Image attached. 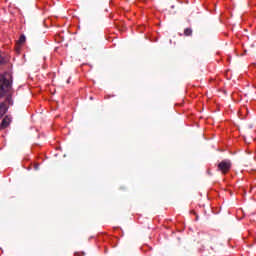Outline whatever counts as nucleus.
Segmentation results:
<instances>
[{"instance_id":"f257e3e1","label":"nucleus","mask_w":256,"mask_h":256,"mask_svg":"<svg viewBox=\"0 0 256 256\" xmlns=\"http://www.w3.org/2000/svg\"><path fill=\"white\" fill-rule=\"evenodd\" d=\"M9 80L7 79V74L0 75V95H5L9 91Z\"/></svg>"},{"instance_id":"f03ea898","label":"nucleus","mask_w":256,"mask_h":256,"mask_svg":"<svg viewBox=\"0 0 256 256\" xmlns=\"http://www.w3.org/2000/svg\"><path fill=\"white\" fill-rule=\"evenodd\" d=\"M231 161L223 160L218 164V171H221L222 175H227L231 171Z\"/></svg>"},{"instance_id":"7ed1b4c3","label":"nucleus","mask_w":256,"mask_h":256,"mask_svg":"<svg viewBox=\"0 0 256 256\" xmlns=\"http://www.w3.org/2000/svg\"><path fill=\"white\" fill-rule=\"evenodd\" d=\"M9 125H11V118L5 117L2 120L1 127H3L4 129H7V127H9Z\"/></svg>"},{"instance_id":"20e7f679","label":"nucleus","mask_w":256,"mask_h":256,"mask_svg":"<svg viewBox=\"0 0 256 256\" xmlns=\"http://www.w3.org/2000/svg\"><path fill=\"white\" fill-rule=\"evenodd\" d=\"M185 37H191L193 35V30L191 28H186L184 30Z\"/></svg>"},{"instance_id":"39448f33","label":"nucleus","mask_w":256,"mask_h":256,"mask_svg":"<svg viewBox=\"0 0 256 256\" xmlns=\"http://www.w3.org/2000/svg\"><path fill=\"white\" fill-rule=\"evenodd\" d=\"M26 38L25 35L20 36L19 40H18V45H23V43H25Z\"/></svg>"},{"instance_id":"423d86ee","label":"nucleus","mask_w":256,"mask_h":256,"mask_svg":"<svg viewBox=\"0 0 256 256\" xmlns=\"http://www.w3.org/2000/svg\"><path fill=\"white\" fill-rule=\"evenodd\" d=\"M2 115H5V107H3V105H0V117H2Z\"/></svg>"},{"instance_id":"0eeeda50","label":"nucleus","mask_w":256,"mask_h":256,"mask_svg":"<svg viewBox=\"0 0 256 256\" xmlns=\"http://www.w3.org/2000/svg\"><path fill=\"white\" fill-rule=\"evenodd\" d=\"M191 213H194V215H195V212H194V211H192Z\"/></svg>"}]
</instances>
